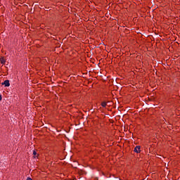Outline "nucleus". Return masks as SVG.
Masks as SVG:
<instances>
[{
  "instance_id": "5",
  "label": "nucleus",
  "mask_w": 180,
  "mask_h": 180,
  "mask_svg": "<svg viewBox=\"0 0 180 180\" xmlns=\"http://www.w3.org/2000/svg\"><path fill=\"white\" fill-rule=\"evenodd\" d=\"M33 155H37V153L36 152V150H34V151H33Z\"/></svg>"
},
{
  "instance_id": "3",
  "label": "nucleus",
  "mask_w": 180,
  "mask_h": 180,
  "mask_svg": "<svg viewBox=\"0 0 180 180\" xmlns=\"http://www.w3.org/2000/svg\"><path fill=\"white\" fill-rule=\"evenodd\" d=\"M0 61H1V64H5V63L6 62V60H5V59H4V58H1L0 59Z\"/></svg>"
},
{
  "instance_id": "1",
  "label": "nucleus",
  "mask_w": 180,
  "mask_h": 180,
  "mask_svg": "<svg viewBox=\"0 0 180 180\" xmlns=\"http://www.w3.org/2000/svg\"><path fill=\"white\" fill-rule=\"evenodd\" d=\"M141 147L140 146H136L135 148H134V153H136L137 154H139V153H141Z\"/></svg>"
},
{
  "instance_id": "2",
  "label": "nucleus",
  "mask_w": 180,
  "mask_h": 180,
  "mask_svg": "<svg viewBox=\"0 0 180 180\" xmlns=\"http://www.w3.org/2000/svg\"><path fill=\"white\" fill-rule=\"evenodd\" d=\"M1 84H2V85H4L5 86H11V84L9 83V80H5Z\"/></svg>"
},
{
  "instance_id": "6",
  "label": "nucleus",
  "mask_w": 180,
  "mask_h": 180,
  "mask_svg": "<svg viewBox=\"0 0 180 180\" xmlns=\"http://www.w3.org/2000/svg\"><path fill=\"white\" fill-rule=\"evenodd\" d=\"M27 180H32V178H30V177H27Z\"/></svg>"
},
{
  "instance_id": "4",
  "label": "nucleus",
  "mask_w": 180,
  "mask_h": 180,
  "mask_svg": "<svg viewBox=\"0 0 180 180\" xmlns=\"http://www.w3.org/2000/svg\"><path fill=\"white\" fill-rule=\"evenodd\" d=\"M101 105L103 106V108H106V102H103L102 103H101Z\"/></svg>"
},
{
  "instance_id": "7",
  "label": "nucleus",
  "mask_w": 180,
  "mask_h": 180,
  "mask_svg": "<svg viewBox=\"0 0 180 180\" xmlns=\"http://www.w3.org/2000/svg\"><path fill=\"white\" fill-rule=\"evenodd\" d=\"M0 101H2V96L0 94Z\"/></svg>"
}]
</instances>
